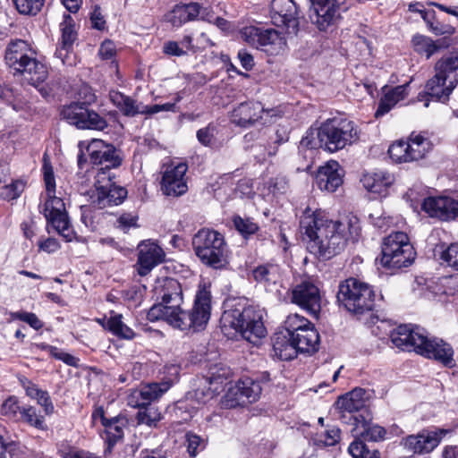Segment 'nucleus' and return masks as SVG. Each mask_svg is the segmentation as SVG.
Instances as JSON below:
<instances>
[{"label":"nucleus","mask_w":458,"mask_h":458,"mask_svg":"<svg viewBox=\"0 0 458 458\" xmlns=\"http://www.w3.org/2000/svg\"><path fill=\"white\" fill-rule=\"evenodd\" d=\"M155 291L161 301L149 309L147 315L149 321L162 319L182 331H200L206 327L211 314V294L205 287L198 290L194 305L188 312L181 309L183 298L177 280L166 277L158 282Z\"/></svg>","instance_id":"obj_1"},{"label":"nucleus","mask_w":458,"mask_h":458,"mask_svg":"<svg viewBox=\"0 0 458 458\" xmlns=\"http://www.w3.org/2000/svg\"><path fill=\"white\" fill-rule=\"evenodd\" d=\"M300 229L309 251L319 259H329L339 254L349 239L357 241L360 227L356 217L333 221L321 210L307 208L300 220Z\"/></svg>","instance_id":"obj_2"},{"label":"nucleus","mask_w":458,"mask_h":458,"mask_svg":"<svg viewBox=\"0 0 458 458\" xmlns=\"http://www.w3.org/2000/svg\"><path fill=\"white\" fill-rule=\"evenodd\" d=\"M394 346L403 351H414L429 359L440 361L445 366L453 364L454 351L451 345L442 339L428 337L427 331L413 325H401L391 333Z\"/></svg>","instance_id":"obj_3"},{"label":"nucleus","mask_w":458,"mask_h":458,"mask_svg":"<svg viewBox=\"0 0 458 458\" xmlns=\"http://www.w3.org/2000/svg\"><path fill=\"white\" fill-rule=\"evenodd\" d=\"M5 64L14 74H21L29 84L36 86L47 78V69L36 58V52L22 39L11 40L4 52Z\"/></svg>","instance_id":"obj_4"},{"label":"nucleus","mask_w":458,"mask_h":458,"mask_svg":"<svg viewBox=\"0 0 458 458\" xmlns=\"http://www.w3.org/2000/svg\"><path fill=\"white\" fill-rule=\"evenodd\" d=\"M43 174L47 192L43 214L47 221V225L66 242H72L76 238V233L71 225L64 200L55 195V180L53 168L49 164H44Z\"/></svg>","instance_id":"obj_5"},{"label":"nucleus","mask_w":458,"mask_h":458,"mask_svg":"<svg viewBox=\"0 0 458 458\" xmlns=\"http://www.w3.org/2000/svg\"><path fill=\"white\" fill-rule=\"evenodd\" d=\"M221 321L225 327L234 329L252 344L258 343L267 334L263 310L254 306L244 307L237 303L233 308L225 310Z\"/></svg>","instance_id":"obj_6"},{"label":"nucleus","mask_w":458,"mask_h":458,"mask_svg":"<svg viewBox=\"0 0 458 458\" xmlns=\"http://www.w3.org/2000/svg\"><path fill=\"white\" fill-rule=\"evenodd\" d=\"M192 245L196 255L204 264L219 268L226 263L227 245L217 231L200 229L194 235Z\"/></svg>","instance_id":"obj_7"},{"label":"nucleus","mask_w":458,"mask_h":458,"mask_svg":"<svg viewBox=\"0 0 458 458\" xmlns=\"http://www.w3.org/2000/svg\"><path fill=\"white\" fill-rule=\"evenodd\" d=\"M336 297L348 311L363 314L373 309L376 295L368 284L351 277L340 283Z\"/></svg>","instance_id":"obj_8"},{"label":"nucleus","mask_w":458,"mask_h":458,"mask_svg":"<svg viewBox=\"0 0 458 458\" xmlns=\"http://www.w3.org/2000/svg\"><path fill=\"white\" fill-rule=\"evenodd\" d=\"M318 136L322 138L325 149L335 152L355 142L358 130L352 121L335 118L321 124Z\"/></svg>","instance_id":"obj_9"},{"label":"nucleus","mask_w":458,"mask_h":458,"mask_svg":"<svg viewBox=\"0 0 458 458\" xmlns=\"http://www.w3.org/2000/svg\"><path fill=\"white\" fill-rule=\"evenodd\" d=\"M415 251L403 232H395L385 238L381 264L387 268L408 267L414 260Z\"/></svg>","instance_id":"obj_10"},{"label":"nucleus","mask_w":458,"mask_h":458,"mask_svg":"<svg viewBox=\"0 0 458 458\" xmlns=\"http://www.w3.org/2000/svg\"><path fill=\"white\" fill-rule=\"evenodd\" d=\"M435 71L436 74L425 86V94L418 96L420 101L425 99V107L428 106L427 96L437 101L445 102L458 83V72H454L442 58L437 62Z\"/></svg>","instance_id":"obj_11"},{"label":"nucleus","mask_w":458,"mask_h":458,"mask_svg":"<svg viewBox=\"0 0 458 458\" xmlns=\"http://www.w3.org/2000/svg\"><path fill=\"white\" fill-rule=\"evenodd\" d=\"M309 18L319 31H332L347 10L346 0H310Z\"/></svg>","instance_id":"obj_12"},{"label":"nucleus","mask_w":458,"mask_h":458,"mask_svg":"<svg viewBox=\"0 0 458 458\" xmlns=\"http://www.w3.org/2000/svg\"><path fill=\"white\" fill-rule=\"evenodd\" d=\"M115 174L108 172H98L96 174V192L92 196V204L98 208H105L121 204L127 196L123 187L115 185Z\"/></svg>","instance_id":"obj_13"},{"label":"nucleus","mask_w":458,"mask_h":458,"mask_svg":"<svg viewBox=\"0 0 458 458\" xmlns=\"http://www.w3.org/2000/svg\"><path fill=\"white\" fill-rule=\"evenodd\" d=\"M61 114L70 124L78 129L102 131L107 127V122L85 103L73 102L63 107Z\"/></svg>","instance_id":"obj_14"},{"label":"nucleus","mask_w":458,"mask_h":458,"mask_svg":"<svg viewBox=\"0 0 458 458\" xmlns=\"http://www.w3.org/2000/svg\"><path fill=\"white\" fill-rule=\"evenodd\" d=\"M87 152L90 162L101 166L98 172H108L109 174H114L112 170L119 167L122 164L123 159L117 149L102 140H92L87 147Z\"/></svg>","instance_id":"obj_15"},{"label":"nucleus","mask_w":458,"mask_h":458,"mask_svg":"<svg viewBox=\"0 0 458 458\" xmlns=\"http://www.w3.org/2000/svg\"><path fill=\"white\" fill-rule=\"evenodd\" d=\"M112 103L123 113V114L133 117L139 114H154L159 112L174 111L175 104L165 103L162 105L145 106L138 104L136 100L118 91L110 93Z\"/></svg>","instance_id":"obj_16"},{"label":"nucleus","mask_w":458,"mask_h":458,"mask_svg":"<svg viewBox=\"0 0 458 458\" xmlns=\"http://www.w3.org/2000/svg\"><path fill=\"white\" fill-rule=\"evenodd\" d=\"M450 432L445 428L422 429L417 435H410L403 439L404 447L415 454L431 453Z\"/></svg>","instance_id":"obj_17"},{"label":"nucleus","mask_w":458,"mask_h":458,"mask_svg":"<svg viewBox=\"0 0 458 458\" xmlns=\"http://www.w3.org/2000/svg\"><path fill=\"white\" fill-rule=\"evenodd\" d=\"M270 18L274 25L284 27L289 34L298 31V7L293 0H272Z\"/></svg>","instance_id":"obj_18"},{"label":"nucleus","mask_w":458,"mask_h":458,"mask_svg":"<svg viewBox=\"0 0 458 458\" xmlns=\"http://www.w3.org/2000/svg\"><path fill=\"white\" fill-rule=\"evenodd\" d=\"M200 15L201 19L212 21L213 15L208 7H203L199 3L177 4L165 14V21L174 27L179 28L186 22L196 20Z\"/></svg>","instance_id":"obj_19"},{"label":"nucleus","mask_w":458,"mask_h":458,"mask_svg":"<svg viewBox=\"0 0 458 458\" xmlns=\"http://www.w3.org/2000/svg\"><path fill=\"white\" fill-rule=\"evenodd\" d=\"M187 170L188 165L182 162L166 165L161 182V190L165 195L177 197L187 191Z\"/></svg>","instance_id":"obj_20"},{"label":"nucleus","mask_w":458,"mask_h":458,"mask_svg":"<svg viewBox=\"0 0 458 458\" xmlns=\"http://www.w3.org/2000/svg\"><path fill=\"white\" fill-rule=\"evenodd\" d=\"M292 301L315 317L321 310L319 289L310 281H302L293 288Z\"/></svg>","instance_id":"obj_21"},{"label":"nucleus","mask_w":458,"mask_h":458,"mask_svg":"<svg viewBox=\"0 0 458 458\" xmlns=\"http://www.w3.org/2000/svg\"><path fill=\"white\" fill-rule=\"evenodd\" d=\"M61 38L55 50V56L61 60L63 64L72 65L73 44L77 39L75 21L71 14L64 13L60 23Z\"/></svg>","instance_id":"obj_22"},{"label":"nucleus","mask_w":458,"mask_h":458,"mask_svg":"<svg viewBox=\"0 0 458 458\" xmlns=\"http://www.w3.org/2000/svg\"><path fill=\"white\" fill-rule=\"evenodd\" d=\"M422 209L431 217L447 221L458 217V201L449 197H428Z\"/></svg>","instance_id":"obj_23"},{"label":"nucleus","mask_w":458,"mask_h":458,"mask_svg":"<svg viewBox=\"0 0 458 458\" xmlns=\"http://www.w3.org/2000/svg\"><path fill=\"white\" fill-rule=\"evenodd\" d=\"M221 370L222 373L209 372L208 375L201 380L200 386L194 390L192 397L195 398L199 403H208L222 390L225 380L227 379L229 373L226 369H221Z\"/></svg>","instance_id":"obj_24"},{"label":"nucleus","mask_w":458,"mask_h":458,"mask_svg":"<svg viewBox=\"0 0 458 458\" xmlns=\"http://www.w3.org/2000/svg\"><path fill=\"white\" fill-rule=\"evenodd\" d=\"M266 112L259 102L241 103L233 110L231 121L237 126L248 128L260 122Z\"/></svg>","instance_id":"obj_25"},{"label":"nucleus","mask_w":458,"mask_h":458,"mask_svg":"<svg viewBox=\"0 0 458 458\" xmlns=\"http://www.w3.org/2000/svg\"><path fill=\"white\" fill-rule=\"evenodd\" d=\"M138 250L137 270L140 276H144L162 262L165 253L157 243L149 241L142 242Z\"/></svg>","instance_id":"obj_26"},{"label":"nucleus","mask_w":458,"mask_h":458,"mask_svg":"<svg viewBox=\"0 0 458 458\" xmlns=\"http://www.w3.org/2000/svg\"><path fill=\"white\" fill-rule=\"evenodd\" d=\"M316 182L321 191L335 192L343 184V170L336 161H329L320 166L316 174Z\"/></svg>","instance_id":"obj_27"},{"label":"nucleus","mask_w":458,"mask_h":458,"mask_svg":"<svg viewBox=\"0 0 458 458\" xmlns=\"http://www.w3.org/2000/svg\"><path fill=\"white\" fill-rule=\"evenodd\" d=\"M171 386L168 381L150 383L135 390L129 397L128 403L133 407L150 405L151 402L161 397Z\"/></svg>","instance_id":"obj_28"},{"label":"nucleus","mask_w":458,"mask_h":458,"mask_svg":"<svg viewBox=\"0 0 458 458\" xmlns=\"http://www.w3.org/2000/svg\"><path fill=\"white\" fill-rule=\"evenodd\" d=\"M369 394L363 388H354L345 395L339 397L336 401V406L342 412L352 414L358 411H367V402Z\"/></svg>","instance_id":"obj_29"},{"label":"nucleus","mask_w":458,"mask_h":458,"mask_svg":"<svg viewBox=\"0 0 458 458\" xmlns=\"http://www.w3.org/2000/svg\"><path fill=\"white\" fill-rule=\"evenodd\" d=\"M350 420L355 425L356 436H360L363 440L377 442L384 438L386 430L378 425L370 424L363 414L351 415Z\"/></svg>","instance_id":"obj_30"},{"label":"nucleus","mask_w":458,"mask_h":458,"mask_svg":"<svg viewBox=\"0 0 458 458\" xmlns=\"http://www.w3.org/2000/svg\"><path fill=\"white\" fill-rule=\"evenodd\" d=\"M291 339L297 351L301 352H314L318 350L319 344V335L314 326L295 333Z\"/></svg>","instance_id":"obj_31"},{"label":"nucleus","mask_w":458,"mask_h":458,"mask_svg":"<svg viewBox=\"0 0 458 458\" xmlns=\"http://www.w3.org/2000/svg\"><path fill=\"white\" fill-rule=\"evenodd\" d=\"M360 182L369 191L382 193L394 182V176L386 171H377L365 174Z\"/></svg>","instance_id":"obj_32"},{"label":"nucleus","mask_w":458,"mask_h":458,"mask_svg":"<svg viewBox=\"0 0 458 458\" xmlns=\"http://www.w3.org/2000/svg\"><path fill=\"white\" fill-rule=\"evenodd\" d=\"M408 87L409 83H405L403 85L396 86L385 93L384 97L378 103V107L376 111V116L378 117L386 114L399 101L403 100L408 95Z\"/></svg>","instance_id":"obj_33"},{"label":"nucleus","mask_w":458,"mask_h":458,"mask_svg":"<svg viewBox=\"0 0 458 458\" xmlns=\"http://www.w3.org/2000/svg\"><path fill=\"white\" fill-rule=\"evenodd\" d=\"M273 351L275 356L283 360H290L296 357L297 349L290 335L284 333H277L273 338Z\"/></svg>","instance_id":"obj_34"},{"label":"nucleus","mask_w":458,"mask_h":458,"mask_svg":"<svg viewBox=\"0 0 458 458\" xmlns=\"http://www.w3.org/2000/svg\"><path fill=\"white\" fill-rule=\"evenodd\" d=\"M285 46V38L280 32L274 29H263L259 36L257 48L266 51H279Z\"/></svg>","instance_id":"obj_35"},{"label":"nucleus","mask_w":458,"mask_h":458,"mask_svg":"<svg viewBox=\"0 0 458 458\" xmlns=\"http://www.w3.org/2000/svg\"><path fill=\"white\" fill-rule=\"evenodd\" d=\"M412 44L414 50L418 54L425 55L428 59L442 48L445 47L443 39L434 41L430 38L422 35L414 36L412 38Z\"/></svg>","instance_id":"obj_36"},{"label":"nucleus","mask_w":458,"mask_h":458,"mask_svg":"<svg viewBox=\"0 0 458 458\" xmlns=\"http://www.w3.org/2000/svg\"><path fill=\"white\" fill-rule=\"evenodd\" d=\"M252 275L257 282L269 287L280 280V268L274 264L261 265L252 271Z\"/></svg>","instance_id":"obj_37"},{"label":"nucleus","mask_w":458,"mask_h":458,"mask_svg":"<svg viewBox=\"0 0 458 458\" xmlns=\"http://www.w3.org/2000/svg\"><path fill=\"white\" fill-rule=\"evenodd\" d=\"M411 162L418 161L430 150V141L421 135H411L407 141Z\"/></svg>","instance_id":"obj_38"},{"label":"nucleus","mask_w":458,"mask_h":458,"mask_svg":"<svg viewBox=\"0 0 458 458\" xmlns=\"http://www.w3.org/2000/svg\"><path fill=\"white\" fill-rule=\"evenodd\" d=\"M101 420L110 442H116L123 437V427L125 425V420L123 418L114 417L106 419L102 416Z\"/></svg>","instance_id":"obj_39"},{"label":"nucleus","mask_w":458,"mask_h":458,"mask_svg":"<svg viewBox=\"0 0 458 458\" xmlns=\"http://www.w3.org/2000/svg\"><path fill=\"white\" fill-rule=\"evenodd\" d=\"M25 392L29 397L37 400L38 403L44 409L47 415H50L54 412L55 408L47 391L38 388L36 384L32 383Z\"/></svg>","instance_id":"obj_40"},{"label":"nucleus","mask_w":458,"mask_h":458,"mask_svg":"<svg viewBox=\"0 0 458 458\" xmlns=\"http://www.w3.org/2000/svg\"><path fill=\"white\" fill-rule=\"evenodd\" d=\"M38 429L46 428L44 416L39 414L37 409L31 405L22 406L19 420Z\"/></svg>","instance_id":"obj_41"},{"label":"nucleus","mask_w":458,"mask_h":458,"mask_svg":"<svg viewBox=\"0 0 458 458\" xmlns=\"http://www.w3.org/2000/svg\"><path fill=\"white\" fill-rule=\"evenodd\" d=\"M136 419L138 424H145L148 427H156L157 422L161 420L162 416L158 408L152 405H145L140 407Z\"/></svg>","instance_id":"obj_42"},{"label":"nucleus","mask_w":458,"mask_h":458,"mask_svg":"<svg viewBox=\"0 0 458 458\" xmlns=\"http://www.w3.org/2000/svg\"><path fill=\"white\" fill-rule=\"evenodd\" d=\"M241 391L242 392V395L245 403H253L258 400L261 394V386L259 382L250 378L245 377L239 380Z\"/></svg>","instance_id":"obj_43"},{"label":"nucleus","mask_w":458,"mask_h":458,"mask_svg":"<svg viewBox=\"0 0 458 458\" xmlns=\"http://www.w3.org/2000/svg\"><path fill=\"white\" fill-rule=\"evenodd\" d=\"M122 318V315L112 316L107 322L108 328L116 336L131 340L135 334L131 328L123 322Z\"/></svg>","instance_id":"obj_44"},{"label":"nucleus","mask_w":458,"mask_h":458,"mask_svg":"<svg viewBox=\"0 0 458 458\" xmlns=\"http://www.w3.org/2000/svg\"><path fill=\"white\" fill-rule=\"evenodd\" d=\"M241 395H242V392L241 391L239 381H237L228 388L222 399V403L228 409L244 405L246 404L245 400Z\"/></svg>","instance_id":"obj_45"},{"label":"nucleus","mask_w":458,"mask_h":458,"mask_svg":"<svg viewBox=\"0 0 458 458\" xmlns=\"http://www.w3.org/2000/svg\"><path fill=\"white\" fill-rule=\"evenodd\" d=\"M311 326L313 325L310 320L298 314L289 315L284 321L285 331L286 334L290 335V338H292L295 333L301 332V330Z\"/></svg>","instance_id":"obj_46"},{"label":"nucleus","mask_w":458,"mask_h":458,"mask_svg":"<svg viewBox=\"0 0 458 458\" xmlns=\"http://www.w3.org/2000/svg\"><path fill=\"white\" fill-rule=\"evenodd\" d=\"M388 154L390 158L396 163L411 162L407 141L399 140L393 143L388 148Z\"/></svg>","instance_id":"obj_47"},{"label":"nucleus","mask_w":458,"mask_h":458,"mask_svg":"<svg viewBox=\"0 0 458 458\" xmlns=\"http://www.w3.org/2000/svg\"><path fill=\"white\" fill-rule=\"evenodd\" d=\"M348 450L353 458H380L377 451L370 450L368 445L360 439L354 440L350 445Z\"/></svg>","instance_id":"obj_48"},{"label":"nucleus","mask_w":458,"mask_h":458,"mask_svg":"<svg viewBox=\"0 0 458 458\" xmlns=\"http://www.w3.org/2000/svg\"><path fill=\"white\" fill-rule=\"evenodd\" d=\"M46 0H13L17 11L21 14L36 15L45 4Z\"/></svg>","instance_id":"obj_49"},{"label":"nucleus","mask_w":458,"mask_h":458,"mask_svg":"<svg viewBox=\"0 0 458 458\" xmlns=\"http://www.w3.org/2000/svg\"><path fill=\"white\" fill-rule=\"evenodd\" d=\"M22 406L19 404V401L15 396H10L7 398L1 406V413L9 420L14 421L19 420Z\"/></svg>","instance_id":"obj_50"},{"label":"nucleus","mask_w":458,"mask_h":458,"mask_svg":"<svg viewBox=\"0 0 458 458\" xmlns=\"http://www.w3.org/2000/svg\"><path fill=\"white\" fill-rule=\"evenodd\" d=\"M58 454L62 458H102L93 453L63 443L58 447Z\"/></svg>","instance_id":"obj_51"},{"label":"nucleus","mask_w":458,"mask_h":458,"mask_svg":"<svg viewBox=\"0 0 458 458\" xmlns=\"http://www.w3.org/2000/svg\"><path fill=\"white\" fill-rule=\"evenodd\" d=\"M235 229L244 237L255 233L259 226L249 217L235 216L233 219Z\"/></svg>","instance_id":"obj_52"},{"label":"nucleus","mask_w":458,"mask_h":458,"mask_svg":"<svg viewBox=\"0 0 458 458\" xmlns=\"http://www.w3.org/2000/svg\"><path fill=\"white\" fill-rule=\"evenodd\" d=\"M318 136V129L308 131L300 142V149L306 148L312 151L318 148H324V142Z\"/></svg>","instance_id":"obj_53"},{"label":"nucleus","mask_w":458,"mask_h":458,"mask_svg":"<svg viewBox=\"0 0 458 458\" xmlns=\"http://www.w3.org/2000/svg\"><path fill=\"white\" fill-rule=\"evenodd\" d=\"M185 438L187 451L191 457H195L206 446L205 440L192 432H188Z\"/></svg>","instance_id":"obj_54"},{"label":"nucleus","mask_w":458,"mask_h":458,"mask_svg":"<svg viewBox=\"0 0 458 458\" xmlns=\"http://www.w3.org/2000/svg\"><path fill=\"white\" fill-rule=\"evenodd\" d=\"M10 317L13 320H21L29 324L32 328L38 330L43 327V322L35 313L27 311L11 312Z\"/></svg>","instance_id":"obj_55"},{"label":"nucleus","mask_w":458,"mask_h":458,"mask_svg":"<svg viewBox=\"0 0 458 458\" xmlns=\"http://www.w3.org/2000/svg\"><path fill=\"white\" fill-rule=\"evenodd\" d=\"M261 30L262 28L256 26H247L240 30V37L244 42L257 48Z\"/></svg>","instance_id":"obj_56"},{"label":"nucleus","mask_w":458,"mask_h":458,"mask_svg":"<svg viewBox=\"0 0 458 458\" xmlns=\"http://www.w3.org/2000/svg\"><path fill=\"white\" fill-rule=\"evenodd\" d=\"M441 259L446 265L458 271V243L450 244L441 253Z\"/></svg>","instance_id":"obj_57"},{"label":"nucleus","mask_w":458,"mask_h":458,"mask_svg":"<svg viewBox=\"0 0 458 458\" xmlns=\"http://www.w3.org/2000/svg\"><path fill=\"white\" fill-rule=\"evenodd\" d=\"M24 190V184L21 181L13 182L9 185H5L2 188L0 195L3 199L11 200L20 197L21 193Z\"/></svg>","instance_id":"obj_58"},{"label":"nucleus","mask_w":458,"mask_h":458,"mask_svg":"<svg viewBox=\"0 0 458 458\" xmlns=\"http://www.w3.org/2000/svg\"><path fill=\"white\" fill-rule=\"evenodd\" d=\"M288 188L289 183L285 176L278 175L268 182V189L273 193H284Z\"/></svg>","instance_id":"obj_59"},{"label":"nucleus","mask_w":458,"mask_h":458,"mask_svg":"<svg viewBox=\"0 0 458 458\" xmlns=\"http://www.w3.org/2000/svg\"><path fill=\"white\" fill-rule=\"evenodd\" d=\"M98 55L102 60H112L116 55V47L113 41L105 40L98 49Z\"/></svg>","instance_id":"obj_60"},{"label":"nucleus","mask_w":458,"mask_h":458,"mask_svg":"<svg viewBox=\"0 0 458 458\" xmlns=\"http://www.w3.org/2000/svg\"><path fill=\"white\" fill-rule=\"evenodd\" d=\"M340 440V429L338 428H332L325 431L321 435V438L318 440L325 445L331 446L335 445Z\"/></svg>","instance_id":"obj_61"},{"label":"nucleus","mask_w":458,"mask_h":458,"mask_svg":"<svg viewBox=\"0 0 458 458\" xmlns=\"http://www.w3.org/2000/svg\"><path fill=\"white\" fill-rule=\"evenodd\" d=\"M136 217L131 214H123L116 221V227L127 232L131 227H136Z\"/></svg>","instance_id":"obj_62"},{"label":"nucleus","mask_w":458,"mask_h":458,"mask_svg":"<svg viewBox=\"0 0 458 458\" xmlns=\"http://www.w3.org/2000/svg\"><path fill=\"white\" fill-rule=\"evenodd\" d=\"M163 52L168 55L182 56L186 55V50L181 47L176 41H167L163 46Z\"/></svg>","instance_id":"obj_63"},{"label":"nucleus","mask_w":458,"mask_h":458,"mask_svg":"<svg viewBox=\"0 0 458 458\" xmlns=\"http://www.w3.org/2000/svg\"><path fill=\"white\" fill-rule=\"evenodd\" d=\"M90 21L92 24V28L103 30L106 27V20L104 19V16L101 13V9L99 6H96L91 13L90 15Z\"/></svg>","instance_id":"obj_64"}]
</instances>
